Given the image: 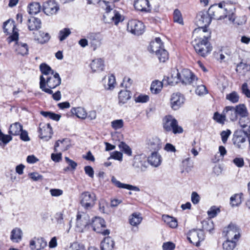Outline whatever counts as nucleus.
Listing matches in <instances>:
<instances>
[{
    "instance_id": "8",
    "label": "nucleus",
    "mask_w": 250,
    "mask_h": 250,
    "mask_svg": "<svg viewBox=\"0 0 250 250\" xmlns=\"http://www.w3.org/2000/svg\"><path fill=\"white\" fill-rule=\"evenodd\" d=\"M208 13L212 19L221 20L227 17V9L223 6V3L211 5L208 10Z\"/></svg>"
},
{
    "instance_id": "31",
    "label": "nucleus",
    "mask_w": 250,
    "mask_h": 250,
    "mask_svg": "<svg viewBox=\"0 0 250 250\" xmlns=\"http://www.w3.org/2000/svg\"><path fill=\"white\" fill-rule=\"evenodd\" d=\"M88 39L90 40V44L93 50H96L101 45V40L98 36L95 34H89Z\"/></svg>"
},
{
    "instance_id": "24",
    "label": "nucleus",
    "mask_w": 250,
    "mask_h": 250,
    "mask_svg": "<svg viewBox=\"0 0 250 250\" xmlns=\"http://www.w3.org/2000/svg\"><path fill=\"white\" fill-rule=\"evenodd\" d=\"M147 161L152 166L158 167L161 164L162 159L157 152L154 151L148 157Z\"/></svg>"
},
{
    "instance_id": "25",
    "label": "nucleus",
    "mask_w": 250,
    "mask_h": 250,
    "mask_svg": "<svg viewBox=\"0 0 250 250\" xmlns=\"http://www.w3.org/2000/svg\"><path fill=\"white\" fill-rule=\"evenodd\" d=\"M111 182L119 188H125L135 191H139L140 190V188L138 187L122 183L120 181H118L114 176L111 178Z\"/></svg>"
},
{
    "instance_id": "39",
    "label": "nucleus",
    "mask_w": 250,
    "mask_h": 250,
    "mask_svg": "<svg viewBox=\"0 0 250 250\" xmlns=\"http://www.w3.org/2000/svg\"><path fill=\"white\" fill-rule=\"evenodd\" d=\"M142 220V217L140 213H133L130 216L129 223L130 225L133 226H136L140 224Z\"/></svg>"
},
{
    "instance_id": "43",
    "label": "nucleus",
    "mask_w": 250,
    "mask_h": 250,
    "mask_svg": "<svg viewBox=\"0 0 250 250\" xmlns=\"http://www.w3.org/2000/svg\"><path fill=\"white\" fill-rule=\"evenodd\" d=\"M40 69L42 73L44 75H48L49 74L52 75L55 73L48 65L45 63L40 64Z\"/></svg>"
},
{
    "instance_id": "20",
    "label": "nucleus",
    "mask_w": 250,
    "mask_h": 250,
    "mask_svg": "<svg viewBox=\"0 0 250 250\" xmlns=\"http://www.w3.org/2000/svg\"><path fill=\"white\" fill-rule=\"evenodd\" d=\"M40 138L45 141L49 140L52 136V130L49 124L40 125Z\"/></svg>"
},
{
    "instance_id": "16",
    "label": "nucleus",
    "mask_w": 250,
    "mask_h": 250,
    "mask_svg": "<svg viewBox=\"0 0 250 250\" xmlns=\"http://www.w3.org/2000/svg\"><path fill=\"white\" fill-rule=\"evenodd\" d=\"M211 19L208 12H200L197 15L196 22L199 27H207L210 23Z\"/></svg>"
},
{
    "instance_id": "15",
    "label": "nucleus",
    "mask_w": 250,
    "mask_h": 250,
    "mask_svg": "<svg viewBox=\"0 0 250 250\" xmlns=\"http://www.w3.org/2000/svg\"><path fill=\"white\" fill-rule=\"evenodd\" d=\"M59 9V6L54 0L46 1L44 2L42 5L43 12L48 16L55 14Z\"/></svg>"
},
{
    "instance_id": "32",
    "label": "nucleus",
    "mask_w": 250,
    "mask_h": 250,
    "mask_svg": "<svg viewBox=\"0 0 250 250\" xmlns=\"http://www.w3.org/2000/svg\"><path fill=\"white\" fill-rule=\"evenodd\" d=\"M22 235L21 230L19 228H15L11 231L10 239L13 242L18 243L21 241Z\"/></svg>"
},
{
    "instance_id": "26",
    "label": "nucleus",
    "mask_w": 250,
    "mask_h": 250,
    "mask_svg": "<svg viewBox=\"0 0 250 250\" xmlns=\"http://www.w3.org/2000/svg\"><path fill=\"white\" fill-rule=\"evenodd\" d=\"M91 68L93 72H99L103 70L104 61L101 58L93 60L90 63Z\"/></svg>"
},
{
    "instance_id": "33",
    "label": "nucleus",
    "mask_w": 250,
    "mask_h": 250,
    "mask_svg": "<svg viewBox=\"0 0 250 250\" xmlns=\"http://www.w3.org/2000/svg\"><path fill=\"white\" fill-rule=\"evenodd\" d=\"M131 98V94L129 91L125 90H121L119 93V103L121 104H123L130 99Z\"/></svg>"
},
{
    "instance_id": "62",
    "label": "nucleus",
    "mask_w": 250,
    "mask_h": 250,
    "mask_svg": "<svg viewBox=\"0 0 250 250\" xmlns=\"http://www.w3.org/2000/svg\"><path fill=\"white\" fill-rule=\"evenodd\" d=\"M191 200L193 204H197L200 200V197L197 192H193L191 193Z\"/></svg>"
},
{
    "instance_id": "19",
    "label": "nucleus",
    "mask_w": 250,
    "mask_h": 250,
    "mask_svg": "<svg viewBox=\"0 0 250 250\" xmlns=\"http://www.w3.org/2000/svg\"><path fill=\"white\" fill-rule=\"evenodd\" d=\"M226 236L227 239L235 240L237 242L240 238L239 228L234 224H230L228 228Z\"/></svg>"
},
{
    "instance_id": "27",
    "label": "nucleus",
    "mask_w": 250,
    "mask_h": 250,
    "mask_svg": "<svg viewBox=\"0 0 250 250\" xmlns=\"http://www.w3.org/2000/svg\"><path fill=\"white\" fill-rule=\"evenodd\" d=\"M27 26L30 31L37 30L41 27V21L38 18L31 17L28 20Z\"/></svg>"
},
{
    "instance_id": "6",
    "label": "nucleus",
    "mask_w": 250,
    "mask_h": 250,
    "mask_svg": "<svg viewBox=\"0 0 250 250\" xmlns=\"http://www.w3.org/2000/svg\"><path fill=\"white\" fill-rule=\"evenodd\" d=\"M105 5V13L104 15V20L105 23H114L117 25L122 21V16L119 12L116 10L112 11V7L109 5V2L103 1Z\"/></svg>"
},
{
    "instance_id": "58",
    "label": "nucleus",
    "mask_w": 250,
    "mask_h": 250,
    "mask_svg": "<svg viewBox=\"0 0 250 250\" xmlns=\"http://www.w3.org/2000/svg\"><path fill=\"white\" fill-rule=\"evenodd\" d=\"M149 97L146 95H140L135 99L136 103H146L149 101Z\"/></svg>"
},
{
    "instance_id": "42",
    "label": "nucleus",
    "mask_w": 250,
    "mask_h": 250,
    "mask_svg": "<svg viewBox=\"0 0 250 250\" xmlns=\"http://www.w3.org/2000/svg\"><path fill=\"white\" fill-rule=\"evenodd\" d=\"M235 240L227 239L223 243V250H233L236 246Z\"/></svg>"
},
{
    "instance_id": "9",
    "label": "nucleus",
    "mask_w": 250,
    "mask_h": 250,
    "mask_svg": "<svg viewBox=\"0 0 250 250\" xmlns=\"http://www.w3.org/2000/svg\"><path fill=\"white\" fill-rule=\"evenodd\" d=\"M127 30L131 34L139 36L144 33L145 26L141 21L137 20H131L128 21L127 25Z\"/></svg>"
},
{
    "instance_id": "7",
    "label": "nucleus",
    "mask_w": 250,
    "mask_h": 250,
    "mask_svg": "<svg viewBox=\"0 0 250 250\" xmlns=\"http://www.w3.org/2000/svg\"><path fill=\"white\" fill-rule=\"evenodd\" d=\"M96 200V196L93 192L84 191L80 196V204L86 211L91 210L94 207Z\"/></svg>"
},
{
    "instance_id": "59",
    "label": "nucleus",
    "mask_w": 250,
    "mask_h": 250,
    "mask_svg": "<svg viewBox=\"0 0 250 250\" xmlns=\"http://www.w3.org/2000/svg\"><path fill=\"white\" fill-rule=\"evenodd\" d=\"M68 250H85L84 247L83 245H81L77 242L73 243L69 247Z\"/></svg>"
},
{
    "instance_id": "21",
    "label": "nucleus",
    "mask_w": 250,
    "mask_h": 250,
    "mask_svg": "<svg viewBox=\"0 0 250 250\" xmlns=\"http://www.w3.org/2000/svg\"><path fill=\"white\" fill-rule=\"evenodd\" d=\"M180 73L177 69H173L171 70L170 77H164L163 80V83L166 82L168 85H174L180 82Z\"/></svg>"
},
{
    "instance_id": "63",
    "label": "nucleus",
    "mask_w": 250,
    "mask_h": 250,
    "mask_svg": "<svg viewBox=\"0 0 250 250\" xmlns=\"http://www.w3.org/2000/svg\"><path fill=\"white\" fill-rule=\"evenodd\" d=\"M175 245L172 242L164 243L163 245V250H173L175 248Z\"/></svg>"
},
{
    "instance_id": "55",
    "label": "nucleus",
    "mask_w": 250,
    "mask_h": 250,
    "mask_svg": "<svg viewBox=\"0 0 250 250\" xmlns=\"http://www.w3.org/2000/svg\"><path fill=\"white\" fill-rule=\"evenodd\" d=\"M116 80L115 78L113 75H111L108 77V81L107 85H105V88L108 90H111L114 87V84Z\"/></svg>"
},
{
    "instance_id": "54",
    "label": "nucleus",
    "mask_w": 250,
    "mask_h": 250,
    "mask_svg": "<svg viewBox=\"0 0 250 250\" xmlns=\"http://www.w3.org/2000/svg\"><path fill=\"white\" fill-rule=\"evenodd\" d=\"M213 119L219 123L224 124L226 120L225 115L224 114V111H223L221 114H219L218 112H215L214 114Z\"/></svg>"
},
{
    "instance_id": "36",
    "label": "nucleus",
    "mask_w": 250,
    "mask_h": 250,
    "mask_svg": "<svg viewBox=\"0 0 250 250\" xmlns=\"http://www.w3.org/2000/svg\"><path fill=\"white\" fill-rule=\"evenodd\" d=\"M162 219L164 222L170 228H175L178 225L176 219L171 216L167 215H163Z\"/></svg>"
},
{
    "instance_id": "64",
    "label": "nucleus",
    "mask_w": 250,
    "mask_h": 250,
    "mask_svg": "<svg viewBox=\"0 0 250 250\" xmlns=\"http://www.w3.org/2000/svg\"><path fill=\"white\" fill-rule=\"evenodd\" d=\"M242 91L244 94L248 98H250V90L248 87V84L246 83L242 86Z\"/></svg>"
},
{
    "instance_id": "29",
    "label": "nucleus",
    "mask_w": 250,
    "mask_h": 250,
    "mask_svg": "<svg viewBox=\"0 0 250 250\" xmlns=\"http://www.w3.org/2000/svg\"><path fill=\"white\" fill-rule=\"evenodd\" d=\"M147 145L150 149L158 150L161 148V142L159 138L157 137H152L147 141Z\"/></svg>"
},
{
    "instance_id": "50",
    "label": "nucleus",
    "mask_w": 250,
    "mask_h": 250,
    "mask_svg": "<svg viewBox=\"0 0 250 250\" xmlns=\"http://www.w3.org/2000/svg\"><path fill=\"white\" fill-rule=\"evenodd\" d=\"M41 114L45 117H48L50 119L55 121H59L61 118V116L50 112L42 111Z\"/></svg>"
},
{
    "instance_id": "30",
    "label": "nucleus",
    "mask_w": 250,
    "mask_h": 250,
    "mask_svg": "<svg viewBox=\"0 0 250 250\" xmlns=\"http://www.w3.org/2000/svg\"><path fill=\"white\" fill-rule=\"evenodd\" d=\"M115 243L110 237L104 238L101 242V247L102 250H113Z\"/></svg>"
},
{
    "instance_id": "23",
    "label": "nucleus",
    "mask_w": 250,
    "mask_h": 250,
    "mask_svg": "<svg viewBox=\"0 0 250 250\" xmlns=\"http://www.w3.org/2000/svg\"><path fill=\"white\" fill-rule=\"evenodd\" d=\"M135 8L140 11L148 12L150 5L148 0H136L134 3Z\"/></svg>"
},
{
    "instance_id": "17",
    "label": "nucleus",
    "mask_w": 250,
    "mask_h": 250,
    "mask_svg": "<svg viewBox=\"0 0 250 250\" xmlns=\"http://www.w3.org/2000/svg\"><path fill=\"white\" fill-rule=\"evenodd\" d=\"M46 246L47 242L41 237H35L29 243V247L32 250H42Z\"/></svg>"
},
{
    "instance_id": "18",
    "label": "nucleus",
    "mask_w": 250,
    "mask_h": 250,
    "mask_svg": "<svg viewBox=\"0 0 250 250\" xmlns=\"http://www.w3.org/2000/svg\"><path fill=\"white\" fill-rule=\"evenodd\" d=\"M133 166L139 169L141 171H144L147 168L146 159L144 155H136L133 159Z\"/></svg>"
},
{
    "instance_id": "48",
    "label": "nucleus",
    "mask_w": 250,
    "mask_h": 250,
    "mask_svg": "<svg viewBox=\"0 0 250 250\" xmlns=\"http://www.w3.org/2000/svg\"><path fill=\"white\" fill-rule=\"evenodd\" d=\"M119 147L120 150L128 156H131L132 154V150L130 147L123 142H121L119 145Z\"/></svg>"
},
{
    "instance_id": "61",
    "label": "nucleus",
    "mask_w": 250,
    "mask_h": 250,
    "mask_svg": "<svg viewBox=\"0 0 250 250\" xmlns=\"http://www.w3.org/2000/svg\"><path fill=\"white\" fill-rule=\"evenodd\" d=\"M132 80L127 77H125L124 78L123 82L121 83V85L125 86V88L129 87L132 83Z\"/></svg>"
},
{
    "instance_id": "3",
    "label": "nucleus",
    "mask_w": 250,
    "mask_h": 250,
    "mask_svg": "<svg viewBox=\"0 0 250 250\" xmlns=\"http://www.w3.org/2000/svg\"><path fill=\"white\" fill-rule=\"evenodd\" d=\"M52 75L47 77L46 79L42 75L40 77V88L42 91L49 94L53 93L52 89L56 88L61 83V79L58 73L55 72Z\"/></svg>"
},
{
    "instance_id": "41",
    "label": "nucleus",
    "mask_w": 250,
    "mask_h": 250,
    "mask_svg": "<svg viewBox=\"0 0 250 250\" xmlns=\"http://www.w3.org/2000/svg\"><path fill=\"white\" fill-rule=\"evenodd\" d=\"M41 6L39 2L31 3L28 6V12L31 15H36L40 12Z\"/></svg>"
},
{
    "instance_id": "49",
    "label": "nucleus",
    "mask_w": 250,
    "mask_h": 250,
    "mask_svg": "<svg viewBox=\"0 0 250 250\" xmlns=\"http://www.w3.org/2000/svg\"><path fill=\"white\" fill-rule=\"evenodd\" d=\"M70 34L71 31L69 28H65L60 30L59 36L60 41L62 42Z\"/></svg>"
},
{
    "instance_id": "51",
    "label": "nucleus",
    "mask_w": 250,
    "mask_h": 250,
    "mask_svg": "<svg viewBox=\"0 0 250 250\" xmlns=\"http://www.w3.org/2000/svg\"><path fill=\"white\" fill-rule=\"evenodd\" d=\"M226 18H228L229 20L235 25H242L245 22V20L244 19L240 22H238L237 21H236L235 15L233 13L229 14L227 13V17Z\"/></svg>"
},
{
    "instance_id": "40",
    "label": "nucleus",
    "mask_w": 250,
    "mask_h": 250,
    "mask_svg": "<svg viewBox=\"0 0 250 250\" xmlns=\"http://www.w3.org/2000/svg\"><path fill=\"white\" fill-rule=\"evenodd\" d=\"M243 196V194L242 193H240L235 194L231 196L230 199L231 206L233 207L240 205L242 203Z\"/></svg>"
},
{
    "instance_id": "46",
    "label": "nucleus",
    "mask_w": 250,
    "mask_h": 250,
    "mask_svg": "<svg viewBox=\"0 0 250 250\" xmlns=\"http://www.w3.org/2000/svg\"><path fill=\"white\" fill-rule=\"evenodd\" d=\"M173 21L181 24H183V20L181 12L178 9H175L173 12Z\"/></svg>"
},
{
    "instance_id": "56",
    "label": "nucleus",
    "mask_w": 250,
    "mask_h": 250,
    "mask_svg": "<svg viewBox=\"0 0 250 250\" xmlns=\"http://www.w3.org/2000/svg\"><path fill=\"white\" fill-rule=\"evenodd\" d=\"M124 125V122L122 119L116 120L111 122V126L114 129L121 128Z\"/></svg>"
},
{
    "instance_id": "13",
    "label": "nucleus",
    "mask_w": 250,
    "mask_h": 250,
    "mask_svg": "<svg viewBox=\"0 0 250 250\" xmlns=\"http://www.w3.org/2000/svg\"><path fill=\"white\" fill-rule=\"evenodd\" d=\"M187 238L190 243L198 247L204 239V232L201 229L191 230L188 232Z\"/></svg>"
},
{
    "instance_id": "35",
    "label": "nucleus",
    "mask_w": 250,
    "mask_h": 250,
    "mask_svg": "<svg viewBox=\"0 0 250 250\" xmlns=\"http://www.w3.org/2000/svg\"><path fill=\"white\" fill-rule=\"evenodd\" d=\"M22 129V126L19 123L11 125L9 129V133L12 135H18Z\"/></svg>"
},
{
    "instance_id": "37",
    "label": "nucleus",
    "mask_w": 250,
    "mask_h": 250,
    "mask_svg": "<svg viewBox=\"0 0 250 250\" xmlns=\"http://www.w3.org/2000/svg\"><path fill=\"white\" fill-rule=\"evenodd\" d=\"M163 83H163V81L161 82L158 80L153 81L150 87L151 92L154 94L159 93L162 89Z\"/></svg>"
},
{
    "instance_id": "57",
    "label": "nucleus",
    "mask_w": 250,
    "mask_h": 250,
    "mask_svg": "<svg viewBox=\"0 0 250 250\" xmlns=\"http://www.w3.org/2000/svg\"><path fill=\"white\" fill-rule=\"evenodd\" d=\"M220 209L215 206L210 208L208 211V214L210 218H213L220 212Z\"/></svg>"
},
{
    "instance_id": "44",
    "label": "nucleus",
    "mask_w": 250,
    "mask_h": 250,
    "mask_svg": "<svg viewBox=\"0 0 250 250\" xmlns=\"http://www.w3.org/2000/svg\"><path fill=\"white\" fill-rule=\"evenodd\" d=\"M35 40L42 44L48 42L50 39V36L48 33H45L43 32H39V37H35Z\"/></svg>"
},
{
    "instance_id": "10",
    "label": "nucleus",
    "mask_w": 250,
    "mask_h": 250,
    "mask_svg": "<svg viewBox=\"0 0 250 250\" xmlns=\"http://www.w3.org/2000/svg\"><path fill=\"white\" fill-rule=\"evenodd\" d=\"M90 224V217L84 212H78L76 218V227L77 231L83 232L86 226Z\"/></svg>"
},
{
    "instance_id": "47",
    "label": "nucleus",
    "mask_w": 250,
    "mask_h": 250,
    "mask_svg": "<svg viewBox=\"0 0 250 250\" xmlns=\"http://www.w3.org/2000/svg\"><path fill=\"white\" fill-rule=\"evenodd\" d=\"M239 124L242 128H245L247 127H250V121L248 116L240 117Z\"/></svg>"
},
{
    "instance_id": "60",
    "label": "nucleus",
    "mask_w": 250,
    "mask_h": 250,
    "mask_svg": "<svg viewBox=\"0 0 250 250\" xmlns=\"http://www.w3.org/2000/svg\"><path fill=\"white\" fill-rule=\"evenodd\" d=\"M230 133L231 132L229 130H227V131H223L221 133L222 141L224 144L226 143Z\"/></svg>"
},
{
    "instance_id": "38",
    "label": "nucleus",
    "mask_w": 250,
    "mask_h": 250,
    "mask_svg": "<svg viewBox=\"0 0 250 250\" xmlns=\"http://www.w3.org/2000/svg\"><path fill=\"white\" fill-rule=\"evenodd\" d=\"M237 116L239 115L240 117L244 116H248L249 113L248 112L246 106L244 104H240L236 105L235 107Z\"/></svg>"
},
{
    "instance_id": "5",
    "label": "nucleus",
    "mask_w": 250,
    "mask_h": 250,
    "mask_svg": "<svg viewBox=\"0 0 250 250\" xmlns=\"http://www.w3.org/2000/svg\"><path fill=\"white\" fill-rule=\"evenodd\" d=\"M164 130L167 132L172 131L174 134L183 132V128L179 125L177 120L171 115L166 116L163 120Z\"/></svg>"
},
{
    "instance_id": "53",
    "label": "nucleus",
    "mask_w": 250,
    "mask_h": 250,
    "mask_svg": "<svg viewBox=\"0 0 250 250\" xmlns=\"http://www.w3.org/2000/svg\"><path fill=\"white\" fill-rule=\"evenodd\" d=\"M195 93L200 96H202L207 94L208 90L205 85L200 84L197 86L195 89Z\"/></svg>"
},
{
    "instance_id": "34",
    "label": "nucleus",
    "mask_w": 250,
    "mask_h": 250,
    "mask_svg": "<svg viewBox=\"0 0 250 250\" xmlns=\"http://www.w3.org/2000/svg\"><path fill=\"white\" fill-rule=\"evenodd\" d=\"M71 112L78 118L82 119H84L87 117L86 111L82 107H73L71 109Z\"/></svg>"
},
{
    "instance_id": "11",
    "label": "nucleus",
    "mask_w": 250,
    "mask_h": 250,
    "mask_svg": "<svg viewBox=\"0 0 250 250\" xmlns=\"http://www.w3.org/2000/svg\"><path fill=\"white\" fill-rule=\"evenodd\" d=\"M180 81L185 84L195 86L197 84L198 79L190 70L184 69L180 73Z\"/></svg>"
},
{
    "instance_id": "22",
    "label": "nucleus",
    "mask_w": 250,
    "mask_h": 250,
    "mask_svg": "<svg viewBox=\"0 0 250 250\" xmlns=\"http://www.w3.org/2000/svg\"><path fill=\"white\" fill-rule=\"evenodd\" d=\"M90 225L93 228V229L97 232H102V229L105 227L104 220L98 217H95L91 222Z\"/></svg>"
},
{
    "instance_id": "4",
    "label": "nucleus",
    "mask_w": 250,
    "mask_h": 250,
    "mask_svg": "<svg viewBox=\"0 0 250 250\" xmlns=\"http://www.w3.org/2000/svg\"><path fill=\"white\" fill-rule=\"evenodd\" d=\"M148 50L150 53L155 54L161 62H164L168 59V53L164 48L160 38H156L150 42Z\"/></svg>"
},
{
    "instance_id": "2",
    "label": "nucleus",
    "mask_w": 250,
    "mask_h": 250,
    "mask_svg": "<svg viewBox=\"0 0 250 250\" xmlns=\"http://www.w3.org/2000/svg\"><path fill=\"white\" fill-rule=\"evenodd\" d=\"M9 24L10 28L12 29L13 34L8 37L6 41L10 43L13 42H15V44L14 46V49L17 53L21 56L27 55L28 52V45L25 43L18 42L19 38V33L17 31V29L13 22L10 23V20H7L3 23V30L5 33L8 32V28H6V26Z\"/></svg>"
},
{
    "instance_id": "12",
    "label": "nucleus",
    "mask_w": 250,
    "mask_h": 250,
    "mask_svg": "<svg viewBox=\"0 0 250 250\" xmlns=\"http://www.w3.org/2000/svg\"><path fill=\"white\" fill-rule=\"evenodd\" d=\"M248 137L247 133L240 130L234 132L232 141L235 146L239 149H244L246 146Z\"/></svg>"
},
{
    "instance_id": "45",
    "label": "nucleus",
    "mask_w": 250,
    "mask_h": 250,
    "mask_svg": "<svg viewBox=\"0 0 250 250\" xmlns=\"http://www.w3.org/2000/svg\"><path fill=\"white\" fill-rule=\"evenodd\" d=\"M226 99L230 101L231 103L235 104L238 102L239 100V96L235 91L226 95Z\"/></svg>"
},
{
    "instance_id": "14",
    "label": "nucleus",
    "mask_w": 250,
    "mask_h": 250,
    "mask_svg": "<svg viewBox=\"0 0 250 250\" xmlns=\"http://www.w3.org/2000/svg\"><path fill=\"white\" fill-rule=\"evenodd\" d=\"M185 100L184 95L180 93H173L170 98L171 108L175 110L178 109L184 104Z\"/></svg>"
},
{
    "instance_id": "1",
    "label": "nucleus",
    "mask_w": 250,
    "mask_h": 250,
    "mask_svg": "<svg viewBox=\"0 0 250 250\" xmlns=\"http://www.w3.org/2000/svg\"><path fill=\"white\" fill-rule=\"evenodd\" d=\"M193 36L195 37L192 41V45L196 52L205 57L211 51L212 47L208 39L210 37V32L207 27H198L194 30Z\"/></svg>"
},
{
    "instance_id": "52",
    "label": "nucleus",
    "mask_w": 250,
    "mask_h": 250,
    "mask_svg": "<svg viewBox=\"0 0 250 250\" xmlns=\"http://www.w3.org/2000/svg\"><path fill=\"white\" fill-rule=\"evenodd\" d=\"M250 69V65L246 63L240 62L237 65L236 71L240 73L249 71Z\"/></svg>"
},
{
    "instance_id": "28",
    "label": "nucleus",
    "mask_w": 250,
    "mask_h": 250,
    "mask_svg": "<svg viewBox=\"0 0 250 250\" xmlns=\"http://www.w3.org/2000/svg\"><path fill=\"white\" fill-rule=\"evenodd\" d=\"M223 111L226 118H228L231 121H235L237 120V116L234 107L227 106L224 108Z\"/></svg>"
}]
</instances>
